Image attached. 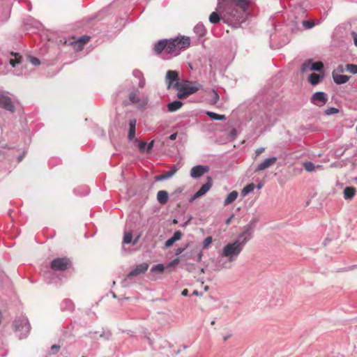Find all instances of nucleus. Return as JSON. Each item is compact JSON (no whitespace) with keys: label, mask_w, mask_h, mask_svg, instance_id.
<instances>
[{"label":"nucleus","mask_w":357,"mask_h":357,"mask_svg":"<svg viewBox=\"0 0 357 357\" xmlns=\"http://www.w3.org/2000/svg\"><path fill=\"white\" fill-rule=\"evenodd\" d=\"M253 232V230L244 226L242 233L238 235L236 241H238L244 248L246 243L252 238Z\"/></svg>","instance_id":"nucleus-13"},{"label":"nucleus","mask_w":357,"mask_h":357,"mask_svg":"<svg viewBox=\"0 0 357 357\" xmlns=\"http://www.w3.org/2000/svg\"><path fill=\"white\" fill-rule=\"evenodd\" d=\"M238 193L237 191H231L226 197L224 201V206H227L234 202L238 197Z\"/></svg>","instance_id":"nucleus-29"},{"label":"nucleus","mask_w":357,"mask_h":357,"mask_svg":"<svg viewBox=\"0 0 357 357\" xmlns=\"http://www.w3.org/2000/svg\"><path fill=\"white\" fill-rule=\"evenodd\" d=\"M179 263V259L178 258H176V259H174L172 261H171L167 267H174L176 266H177Z\"/></svg>","instance_id":"nucleus-50"},{"label":"nucleus","mask_w":357,"mask_h":357,"mask_svg":"<svg viewBox=\"0 0 357 357\" xmlns=\"http://www.w3.org/2000/svg\"><path fill=\"white\" fill-rule=\"evenodd\" d=\"M264 148H259L256 150V155H259L262 152H264Z\"/></svg>","instance_id":"nucleus-59"},{"label":"nucleus","mask_w":357,"mask_h":357,"mask_svg":"<svg viewBox=\"0 0 357 357\" xmlns=\"http://www.w3.org/2000/svg\"><path fill=\"white\" fill-rule=\"evenodd\" d=\"M194 254H197L196 260L198 262H200L202 261V256H203L202 250H200L199 248H196L195 250H192L191 253H190L191 258H192V255Z\"/></svg>","instance_id":"nucleus-34"},{"label":"nucleus","mask_w":357,"mask_h":357,"mask_svg":"<svg viewBox=\"0 0 357 357\" xmlns=\"http://www.w3.org/2000/svg\"><path fill=\"white\" fill-rule=\"evenodd\" d=\"M231 337V333H229V334H228V335H225V336H223V340L225 342V341H227L229 338H230Z\"/></svg>","instance_id":"nucleus-62"},{"label":"nucleus","mask_w":357,"mask_h":357,"mask_svg":"<svg viewBox=\"0 0 357 357\" xmlns=\"http://www.w3.org/2000/svg\"><path fill=\"white\" fill-rule=\"evenodd\" d=\"M221 263V261H219L218 262V267L220 268H229V266L227 265V263H224V264H220Z\"/></svg>","instance_id":"nucleus-58"},{"label":"nucleus","mask_w":357,"mask_h":357,"mask_svg":"<svg viewBox=\"0 0 357 357\" xmlns=\"http://www.w3.org/2000/svg\"><path fill=\"white\" fill-rule=\"evenodd\" d=\"M332 77H333V82L337 85L345 84L346 82H347L349 80V79L351 77L349 75H338V74L335 73L334 72L332 74Z\"/></svg>","instance_id":"nucleus-22"},{"label":"nucleus","mask_w":357,"mask_h":357,"mask_svg":"<svg viewBox=\"0 0 357 357\" xmlns=\"http://www.w3.org/2000/svg\"><path fill=\"white\" fill-rule=\"evenodd\" d=\"M28 59H29L31 64L34 66H39L40 63L39 59H38L37 57L29 56Z\"/></svg>","instance_id":"nucleus-43"},{"label":"nucleus","mask_w":357,"mask_h":357,"mask_svg":"<svg viewBox=\"0 0 357 357\" xmlns=\"http://www.w3.org/2000/svg\"><path fill=\"white\" fill-rule=\"evenodd\" d=\"M165 270V266L163 264H158L154 265L151 269V272H158V273H162Z\"/></svg>","instance_id":"nucleus-38"},{"label":"nucleus","mask_w":357,"mask_h":357,"mask_svg":"<svg viewBox=\"0 0 357 357\" xmlns=\"http://www.w3.org/2000/svg\"><path fill=\"white\" fill-rule=\"evenodd\" d=\"M128 124L129 131L128 138L129 140H132L135 137L137 120L135 119H130Z\"/></svg>","instance_id":"nucleus-24"},{"label":"nucleus","mask_w":357,"mask_h":357,"mask_svg":"<svg viewBox=\"0 0 357 357\" xmlns=\"http://www.w3.org/2000/svg\"><path fill=\"white\" fill-rule=\"evenodd\" d=\"M175 240L172 237H170L169 239H167L165 242V247L169 248L173 245V244L175 243Z\"/></svg>","instance_id":"nucleus-48"},{"label":"nucleus","mask_w":357,"mask_h":357,"mask_svg":"<svg viewBox=\"0 0 357 357\" xmlns=\"http://www.w3.org/2000/svg\"><path fill=\"white\" fill-rule=\"evenodd\" d=\"M31 330V325L27 317L22 316L15 320V331L19 333V338H26Z\"/></svg>","instance_id":"nucleus-5"},{"label":"nucleus","mask_w":357,"mask_h":357,"mask_svg":"<svg viewBox=\"0 0 357 357\" xmlns=\"http://www.w3.org/2000/svg\"><path fill=\"white\" fill-rule=\"evenodd\" d=\"M345 70L354 75L357 74V65L353 63H348L345 66Z\"/></svg>","instance_id":"nucleus-37"},{"label":"nucleus","mask_w":357,"mask_h":357,"mask_svg":"<svg viewBox=\"0 0 357 357\" xmlns=\"http://www.w3.org/2000/svg\"><path fill=\"white\" fill-rule=\"evenodd\" d=\"M149 268V264L147 263H142L140 264L137 265L135 268H133L128 275L127 277L121 281V285L123 287H128L131 282H130V279L134 276L139 275L140 274L144 273Z\"/></svg>","instance_id":"nucleus-6"},{"label":"nucleus","mask_w":357,"mask_h":357,"mask_svg":"<svg viewBox=\"0 0 357 357\" xmlns=\"http://www.w3.org/2000/svg\"><path fill=\"white\" fill-rule=\"evenodd\" d=\"M139 149L140 151H144L146 149V142H139Z\"/></svg>","instance_id":"nucleus-52"},{"label":"nucleus","mask_w":357,"mask_h":357,"mask_svg":"<svg viewBox=\"0 0 357 357\" xmlns=\"http://www.w3.org/2000/svg\"><path fill=\"white\" fill-rule=\"evenodd\" d=\"M258 222H259V218L257 217H254L245 225V227L254 231Z\"/></svg>","instance_id":"nucleus-36"},{"label":"nucleus","mask_w":357,"mask_h":357,"mask_svg":"<svg viewBox=\"0 0 357 357\" xmlns=\"http://www.w3.org/2000/svg\"><path fill=\"white\" fill-rule=\"evenodd\" d=\"M129 100L132 103H137L139 102V98L136 91H132L130 93Z\"/></svg>","instance_id":"nucleus-35"},{"label":"nucleus","mask_w":357,"mask_h":357,"mask_svg":"<svg viewBox=\"0 0 357 357\" xmlns=\"http://www.w3.org/2000/svg\"><path fill=\"white\" fill-rule=\"evenodd\" d=\"M176 82H180L178 73L176 70H167L165 76L167 89H170L172 88L175 89L174 83Z\"/></svg>","instance_id":"nucleus-12"},{"label":"nucleus","mask_w":357,"mask_h":357,"mask_svg":"<svg viewBox=\"0 0 357 357\" xmlns=\"http://www.w3.org/2000/svg\"><path fill=\"white\" fill-rule=\"evenodd\" d=\"M61 310L63 312H72L75 310V305L73 302L69 298H65L62 301L60 304Z\"/></svg>","instance_id":"nucleus-21"},{"label":"nucleus","mask_w":357,"mask_h":357,"mask_svg":"<svg viewBox=\"0 0 357 357\" xmlns=\"http://www.w3.org/2000/svg\"><path fill=\"white\" fill-rule=\"evenodd\" d=\"M169 195L166 190H160L157 193V201L160 204H165L168 201Z\"/></svg>","instance_id":"nucleus-27"},{"label":"nucleus","mask_w":357,"mask_h":357,"mask_svg":"<svg viewBox=\"0 0 357 357\" xmlns=\"http://www.w3.org/2000/svg\"><path fill=\"white\" fill-rule=\"evenodd\" d=\"M23 25L27 31L34 33L36 31L40 30L42 24L31 16H26L23 20Z\"/></svg>","instance_id":"nucleus-8"},{"label":"nucleus","mask_w":357,"mask_h":357,"mask_svg":"<svg viewBox=\"0 0 357 357\" xmlns=\"http://www.w3.org/2000/svg\"><path fill=\"white\" fill-rule=\"evenodd\" d=\"M177 170L178 167L176 166H174L171 168L170 170L166 172L165 173L156 176L155 177V179L157 181H161L169 179L176 174Z\"/></svg>","instance_id":"nucleus-20"},{"label":"nucleus","mask_w":357,"mask_h":357,"mask_svg":"<svg viewBox=\"0 0 357 357\" xmlns=\"http://www.w3.org/2000/svg\"><path fill=\"white\" fill-rule=\"evenodd\" d=\"M328 99V95L325 92L317 91L312 94L310 101L313 105L321 107L327 102Z\"/></svg>","instance_id":"nucleus-11"},{"label":"nucleus","mask_w":357,"mask_h":357,"mask_svg":"<svg viewBox=\"0 0 357 357\" xmlns=\"http://www.w3.org/2000/svg\"><path fill=\"white\" fill-rule=\"evenodd\" d=\"M302 24H303V26L307 29H312V27L314 26V23L313 22L309 21V20H303L302 22Z\"/></svg>","instance_id":"nucleus-42"},{"label":"nucleus","mask_w":357,"mask_h":357,"mask_svg":"<svg viewBox=\"0 0 357 357\" xmlns=\"http://www.w3.org/2000/svg\"><path fill=\"white\" fill-rule=\"evenodd\" d=\"M250 3V0H218L220 13L213 12L209 16V22L216 24L222 20L229 26L238 28L246 20Z\"/></svg>","instance_id":"nucleus-1"},{"label":"nucleus","mask_w":357,"mask_h":357,"mask_svg":"<svg viewBox=\"0 0 357 357\" xmlns=\"http://www.w3.org/2000/svg\"><path fill=\"white\" fill-rule=\"evenodd\" d=\"M243 247L236 240L226 244L222 251L221 256L227 257L229 262H233L243 250Z\"/></svg>","instance_id":"nucleus-4"},{"label":"nucleus","mask_w":357,"mask_h":357,"mask_svg":"<svg viewBox=\"0 0 357 357\" xmlns=\"http://www.w3.org/2000/svg\"><path fill=\"white\" fill-rule=\"evenodd\" d=\"M348 149V146L347 147H340V148H338L335 151V155L336 157H341L345 152V151Z\"/></svg>","instance_id":"nucleus-41"},{"label":"nucleus","mask_w":357,"mask_h":357,"mask_svg":"<svg viewBox=\"0 0 357 357\" xmlns=\"http://www.w3.org/2000/svg\"><path fill=\"white\" fill-rule=\"evenodd\" d=\"M356 193V189L354 187H346L344 189V198L345 199H351Z\"/></svg>","instance_id":"nucleus-30"},{"label":"nucleus","mask_w":357,"mask_h":357,"mask_svg":"<svg viewBox=\"0 0 357 357\" xmlns=\"http://www.w3.org/2000/svg\"><path fill=\"white\" fill-rule=\"evenodd\" d=\"M90 36H82L73 42H70V44L73 46L74 49L77 50H81L84 45L89 40Z\"/></svg>","instance_id":"nucleus-18"},{"label":"nucleus","mask_w":357,"mask_h":357,"mask_svg":"<svg viewBox=\"0 0 357 357\" xmlns=\"http://www.w3.org/2000/svg\"><path fill=\"white\" fill-rule=\"evenodd\" d=\"M192 294H193V295H195V296H201V295H202V292L198 291L197 290H195V291L192 292Z\"/></svg>","instance_id":"nucleus-63"},{"label":"nucleus","mask_w":357,"mask_h":357,"mask_svg":"<svg viewBox=\"0 0 357 357\" xmlns=\"http://www.w3.org/2000/svg\"><path fill=\"white\" fill-rule=\"evenodd\" d=\"M145 337H146V340L149 341V343L150 346H151L153 349H155L156 348L153 346V341H152V340L150 338V337H149V335H146V336H145Z\"/></svg>","instance_id":"nucleus-56"},{"label":"nucleus","mask_w":357,"mask_h":357,"mask_svg":"<svg viewBox=\"0 0 357 357\" xmlns=\"http://www.w3.org/2000/svg\"><path fill=\"white\" fill-rule=\"evenodd\" d=\"M153 144H154V141H151V142H149V144L146 143V151L147 153H149L153 147Z\"/></svg>","instance_id":"nucleus-53"},{"label":"nucleus","mask_w":357,"mask_h":357,"mask_svg":"<svg viewBox=\"0 0 357 357\" xmlns=\"http://www.w3.org/2000/svg\"><path fill=\"white\" fill-rule=\"evenodd\" d=\"M181 236H182L181 231L178 230L174 233V234L172 237L174 238V240H175V241H177L181 239Z\"/></svg>","instance_id":"nucleus-45"},{"label":"nucleus","mask_w":357,"mask_h":357,"mask_svg":"<svg viewBox=\"0 0 357 357\" xmlns=\"http://www.w3.org/2000/svg\"><path fill=\"white\" fill-rule=\"evenodd\" d=\"M183 105L181 100H174L167 105V110L169 112H174L179 109Z\"/></svg>","instance_id":"nucleus-26"},{"label":"nucleus","mask_w":357,"mask_h":357,"mask_svg":"<svg viewBox=\"0 0 357 357\" xmlns=\"http://www.w3.org/2000/svg\"><path fill=\"white\" fill-rule=\"evenodd\" d=\"M277 160H278V158L275 156H272V157L266 158L261 163L258 164V165L255 168V172H261L262 170L269 168L270 167L273 165Z\"/></svg>","instance_id":"nucleus-16"},{"label":"nucleus","mask_w":357,"mask_h":357,"mask_svg":"<svg viewBox=\"0 0 357 357\" xmlns=\"http://www.w3.org/2000/svg\"><path fill=\"white\" fill-rule=\"evenodd\" d=\"M255 188V185L254 183H250L248 185H247L245 188H243V189L241 191V196L242 197H245L248 194L252 192L254 189Z\"/></svg>","instance_id":"nucleus-33"},{"label":"nucleus","mask_w":357,"mask_h":357,"mask_svg":"<svg viewBox=\"0 0 357 357\" xmlns=\"http://www.w3.org/2000/svg\"><path fill=\"white\" fill-rule=\"evenodd\" d=\"M194 32L199 38H201L206 34L207 30L202 22H199L194 27Z\"/></svg>","instance_id":"nucleus-25"},{"label":"nucleus","mask_w":357,"mask_h":357,"mask_svg":"<svg viewBox=\"0 0 357 357\" xmlns=\"http://www.w3.org/2000/svg\"><path fill=\"white\" fill-rule=\"evenodd\" d=\"M14 56V59H10V64L15 68V74L17 76L25 75L26 73L22 72V68L24 67L22 57L19 53H11Z\"/></svg>","instance_id":"nucleus-9"},{"label":"nucleus","mask_w":357,"mask_h":357,"mask_svg":"<svg viewBox=\"0 0 357 357\" xmlns=\"http://www.w3.org/2000/svg\"><path fill=\"white\" fill-rule=\"evenodd\" d=\"M132 234L131 232H126L123 236V242L125 244H130L132 243L135 245L137 242V238L132 242Z\"/></svg>","instance_id":"nucleus-32"},{"label":"nucleus","mask_w":357,"mask_h":357,"mask_svg":"<svg viewBox=\"0 0 357 357\" xmlns=\"http://www.w3.org/2000/svg\"><path fill=\"white\" fill-rule=\"evenodd\" d=\"M0 107L10 112H14L15 110V105L11 98L3 93H0Z\"/></svg>","instance_id":"nucleus-14"},{"label":"nucleus","mask_w":357,"mask_h":357,"mask_svg":"<svg viewBox=\"0 0 357 357\" xmlns=\"http://www.w3.org/2000/svg\"><path fill=\"white\" fill-rule=\"evenodd\" d=\"M234 214H232L231 215H230V216L227 219V220L225 221V223H226L227 225H229V224L230 223V222H231V219L234 218Z\"/></svg>","instance_id":"nucleus-61"},{"label":"nucleus","mask_w":357,"mask_h":357,"mask_svg":"<svg viewBox=\"0 0 357 357\" xmlns=\"http://www.w3.org/2000/svg\"><path fill=\"white\" fill-rule=\"evenodd\" d=\"M208 166L198 165L193 167L190 170V176L194 178H197L202 176L204 174L208 171Z\"/></svg>","instance_id":"nucleus-17"},{"label":"nucleus","mask_w":357,"mask_h":357,"mask_svg":"<svg viewBox=\"0 0 357 357\" xmlns=\"http://www.w3.org/2000/svg\"><path fill=\"white\" fill-rule=\"evenodd\" d=\"M167 39H161L158 40L157 43H155L154 45V51L158 54H160L162 52L165 54V57L167 56Z\"/></svg>","instance_id":"nucleus-19"},{"label":"nucleus","mask_w":357,"mask_h":357,"mask_svg":"<svg viewBox=\"0 0 357 357\" xmlns=\"http://www.w3.org/2000/svg\"><path fill=\"white\" fill-rule=\"evenodd\" d=\"M207 182L203 184L201 188L194 194L190 198V202H192L195 199L204 195L211 188L213 185L212 179L210 176L207 177Z\"/></svg>","instance_id":"nucleus-15"},{"label":"nucleus","mask_w":357,"mask_h":357,"mask_svg":"<svg viewBox=\"0 0 357 357\" xmlns=\"http://www.w3.org/2000/svg\"><path fill=\"white\" fill-rule=\"evenodd\" d=\"M351 35L354 38V45L357 47V33L354 31H352Z\"/></svg>","instance_id":"nucleus-55"},{"label":"nucleus","mask_w":357,"mask_h":357,"mask_svg":"<svg viewBox=\"0 0 357 357\" xmlns=\"http://www.w3.org/2000/svg\"><path fill=\"white\" fill-rule=\"evenodd\" d=\"M111 335H112V333L109 331H102L101 333V334L100 335V336L101 337H103V338H105L106 340H109L110 338Z\"/></svg>","instance_id":"nucleus-46"},{"label":"nucleus","mask_w":357,"mask_h":357,"mask_svg":"<svg viewBox=\"0 0 357 357\" xmlns=\"http://www.w3.org/2000/svg\"><path fill=\"white\" fill-rule=\"evenodd\" d=\"M213 238L211 236L206 237L203 241V249H206L212 243Z\"/></svg>","instance_id":"nucleus-44"},{"label":"nucleus","mask_w":357,"mask_h":357,"mask_svg":"<svg viewBox=\"0 0 357 357\" xmlns=\"http://www.w3.org/2000/svg\"><path fill=\"white\" fill-rule=\"evenodd\" d=\"M206 115L211 119L215 121H223L226 119V116L223 114H219L213 112L207 111Z\"/></svg>","instance_id":"nucleus-31"},{"label":"nucleus","mask_w":357,"mask_h":357,"mask_svg":"<svg viewBox=\"0 0 357 357\" xmlns=\"http://www.w3.org/2000/svg\"><path fill=\"white\" fill-rule=\"evenodd\" d=\"M212 93H213L212 102L213 104H215L218 102V100H219V95L215 90H213Z\"/></svg>","instance_id":"nucleus-47"},{"label":"nucleus","mask_w":357,"mask_h":357,"mask_svg":"<svg viewBox=\"0 0 357 357\" xmlns=\"http://www.w3.org/2000/svg\"><path fill=\"white\" fill-rule=\"evenodd\" d=\"M191 220H192V216H190V217H189V218L188 219V220H186V221H185V222H184L183 223L181 224V225H180V226H181V227H187V226L189 225V223H190V222L191 221Z\"/></svg>","instance_id":"nucleus-54"},{"label":"nucleus","mask_w":357,"mask_h":357,"mask_svg":"<svg viewBox=\"0 0 357 357\" xmlns=\"http://www.w3.org/2000/svg\"><path fill=\"white\" fill-rule=\"evenodd\" d=\"M181 295L183 296H188V290L187 289H184L182 291H181Z\"/></svg>","instance_id":"nucleus-60"},{"label":"nucleus","mask_w":357,"mask_h":357,"mask_svg":"<svg viewBox=\"0 0 357 357\" xmlns=\"http://www.w3.org/2000/svg\"><path fill=\"white\" fill-rule=\"evenodd\" d=\"M175 89L178 91L177 97L179 99H184L192 95L200 89L202 86L197 82L183 80L181 82L174 83Z\"/></svg>","instance_id":"nucleus-3"},{"label":"nucleus","mask_w":357,"mask_h":357,"mask_svg":"<svg viewBox=\"0 0 357 357\" xmlns=\"http://www.w3.org/2000/svg\"><path fill=\"white\" fill-rule=\"evenodd\" d=\"M188 245H185L184 247H181V248H178L176 250V252H175V255H181L182 252H183L186 248H188Z\"/></svg>","instance_id":"nucleus-49"},{"label":"nucleus","mask_w":357,"mask_h":357,"mask_svg":"<svg viewBox=\"0 0 357 357\" xmlns=\"http://www.w3.org/2000/svg\"><path fill=\"white\" fill-rule=\"evenodd\" d=\"M324 64L322 62H314L312 59L306 60L301 66V71L304 73L307 70L321 72L323 70Z\"/></svg>","instance_id":"nucleus-10"},{"label":"nucleus","mask_w":357,"mask_h":357,"mask_svg":"<svg viewBox=\"0 0 357 357\" xmlns=\"http://www.w3.org/2000/svg\"><path fill=\"white\" fill-rule=\"evenodd\" d=\"M303 166L304 169L307 172H312V171L314 170V169H315L314 164L312 162H310V161L305 162L303 163Z\"/></svg>","instance_id":"nucleus-39"},{"label":"nucleus","mask_w":357,"mask_h":357,"mask_svg":"<svg viewBox=\"0 0 357 357\" xmlns=\"http://www.w3.org/2000/svg\"><path fill=\"white\" fill-rule=\"evenodd\" d=\"M72 266L71 261L67 257L54 259L50 263V268L55 271H63Z\"/></svg>","instance_id":"nucleus-7"},{"label":"nucleus","mask_w":357,"mask_h":357,"mask_svg":"<svg viewBox=\"0 0 357 357\" xmlns=\"http://www.w3.org/2000/svg\"><path fill=\"white\" fill-rule=\"evenodd\" d=\"M177 135H178L177 132H174V133H172V135H169V139L172 140V141H174V140H175L176 139Z\"/></svg>","instance_id":"nucleus-57"},{"label":"nucleus","mask_w":357,"mask_h":357,"mask_svg":"<svg viewBox=\"0 0 357 357\" xmlns=\"http://www.w3.org/2000/svg\"><path fill=\"white\" fill-rule=\"evenodd\" d=\"M190 40L189 37L181 36L167 39V59L178 56L182 49L190 46Z\"/></svg>","instance_id":"nucleus-2"},{"label":"nucleus","mask_w":357,"mask_h":357,"mask_svg":"<svg viewBox=\"0 0 357 357\" xmlns=\"http://www.w3.org/2000/svg\"><path fill=\"white\" fill-rule=\"evenodd\" d=\"M323 77L322 75L313 73L309 75L308 81L312 85H317L323 79Z\"/></svg>","instance_id":"nucleus-28"},{"label":"nucleus","mask_w":357,"mask_h":357,"mask_svg":"<svg viewBox=\"0 0 357 357\" xmlns=\"http://www.w3.org/2000/svg\"><path fill=\"white\" fill-rule=\"evenodd\" d=\"M132 75L134 77L139 79L138 86L141 89L144 88L146 84V81L143 73L138 69H135L132 71Z\"/></svg>","instance_id":"nucleus-23"},{"label":"nucleus","mask_w":357,"mask_h":357,"mask_svg":"<svg viewBox=\"0 0 357 357\" xmlns=\"http://www.w3.org/2000/svg\"><path fill=\"white\" fill-rule=\"evenodd\" d=\"M24 153L18 157V161H21L24 157Z\"/></svg>","instance_id":"nucleus-64"},{"label":"nucleus","mask_w":357,"mask_h":357,"mask_svg":"<svg viewBox=\"0 0 357 357\" xmlns=\"http://www.w3.org/2000/svg\"><path fill=\"white\" fill-rule=\"evenodd\" d=\"M339 112V109L334 107H331L325 110V114L326 115H333L337 114Z\"/></svg>","instance_id":"nucleus-40"},{"label":"nucleus","mask_w":357,"mask_h":357,"mask_svg":"<svg viewBox=\"0 0 357 357\" xmlns=\"http://www.w3.org/2000/svg\"><path fill=\"white\" fill-rule=\"evenodd\" d=\"M60 349V346L58 344H54L51 347V354H55L58 352L59 349Z\"/></svg>","instance_id":"nucleus-51"}]
</instances>
